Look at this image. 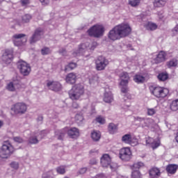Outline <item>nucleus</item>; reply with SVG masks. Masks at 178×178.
I'll return each mask as SVG.
<instances>
[{"label":"nucleus","instance_id":"1","mask_svg":"<svg viewBox=\"0 0 178 178\" xmlns=\"http://www.w3.org/2000/svg\"><path fill=\"white\" fill-rule=\"evenodd\" d=\"M131 33V28L127 24H121L115 26L108 33V38L112 41L120 40L123 37H127Z\"/></svg>","mask_w":178,"mask_h":178},{"label":"nucleus","instance_id":"2","mask_svg":"<svg viewBox=\"0 0 178 178\" xmlns=\"http://www.w3.org/2000/svg\"><path fill=\"white\" fill-rule=\"evenodd\" d=\"M84 95V86L81 84H76L72 86L68 92V95L72 101H79L81 96Z\"/></svg>","mask_w":178,"mask_h":178},{"label":"nucleus","instance_id":"3","mask_svg":"<svg viewBox=\"0 0 178 178\" xmlns=\"http://www.w3.org/2000/svg\"><path fill=\"white\" fill-rule=\"evenodd\" d=\"M15 152V147L9 140L3 142L0 149V158L8 159Z\"/></svg>","mask_w":178,"mask_h":178},{"label":"nucleus","instance_id":"4","mask_svg":"<svg viewBox=\"0 0 178 178\" xmlns=\"http://www.w3.org/2000/svg\"><path fill=\"white\" fill-rule=\"evenodd\" d=\"M149 90L156 98H165L169 94V90L159 86H152L149 87Z\"/></svg>","mask_w":178,"mask_h":178},{"label":"nucleus","instance_id":"5","mask_svg":"<svg viewBox=\"0 0 178 178\" xmlns=\"http://www.w3.org/2000/svg\"><path fill=\"white\" fill-rule=\"evenodd\" d=\"M88 33L90 37L99 38V37H102V35H104V33H105V28L102 25H94L88 31Z\"/></svg>","mask_w":178,"mask_h":178},{"label":"nucleus","instance_id":"6","mask_svg":"<svg viewBox=\"0 0 178 178\" xmlns=\"http://www.w3.org/2000/svg\"><path fill=\"white\" fill-rule=\"evenodd\" d=\"M17 66L22 76H29L30 72H31V68L30 65L23 60H19L17 63Z\"/></svg>","mask_w":178,"mask_h":178},{"label":"nucleus","instance_id":"7","mask_svg":"<svg viewBox=\"0 0 178 178\" xmlns=\"http://www.w3.org/2000/svg\"><path fill=\"white\" fill-rule=\"evenodd\" d=\"M12 111L15 115H24L27 112V105L23 102H17L14 105Z\"/></svg>","mask_w":178,"mask_h":178},{"label":"nucleus","instance_id":"8","mask_svg":"<svg viewBox=\"0 0 178 178\" xmlns=\"http://www.w3.org/2000/svg\"><path fill=\"white\" fill-rule=\"evenodd\" d=\"M13 41L16 47H20L27 41V38L24 33L15 34L13 36Z\"/></svg>","mask_w":178,"mask_h":178},{"label":"nucleus","instance_id":"9","mask_svg":"<svg viewBox=\"0 0 178 178\" xmlns=\"http://www.w3.org/2000/svg\"><path fill=\"white\" fill-rule=\"evenodd\" d=\"M95 63L97 70H105V68L109 64V61L104 56H99Z\"/></svg>","mask_w":178,"mask_h":178},{"label":"nucleus","instance_id":"10","mask_svg":"<svg viewBox=\"0 0 178 178\" xmlns=\"http://www.w3.org/2000/svg\"><path fill=\"white\" fill-rule=\"evenodd\" d=\"M42 35H44V29L42 28H38L30 38V44H35L37 41H40Z\"/></svg>","mask_w":178,"mask_h":178},{"label":"nucleus","instance_id":"11","mask_svg":"<svg viewBox=\"0 0 178 178\" xmlns=\"http://www.w3.org/2000/svg\"><path fill=\"white\" fill-rule=\"evenodd\" d=\"M1 59L6 65L12 63V60H13V50L6 49L2 55Z\"/></svg>","mask_w":178,"mask_h":178},{"label":"nucleus","instance_id":"12","mask_svg":"<svg viewBox=\"0 0 178 178\" xmlns=\"http://www.w3.org/2000/svg\"><path fill=\"white\" fill-rule=\"evenodd\" d=\"M120 158L122 161H129L131 159V151L129 147H124L120 150Z\"/></svg>","mask_w":178,"mask_h":178},{"label":"nucleus","instance_id":"13","mask_svg":"<svg viewBox=\"0 0 178 178\" xmlns=\"http://www.w3.org/2000/svg\"><path fill=\"white\" fill-rule=\"evenodd\" d=\"M100 162L103 168H108V166H109L111 169H114L112 164H111L112 162V159H111V156H109V154H104L101 158Z\"/></svg>","mask_w":178,"mask_h":178},{"label":"nucleus","instance_id":"14","mask_svg":"<svg viewBox=\"0 0 178 178\" xmlns=\"http://www.w3.org/2000/svg\"><path fill=\"white\" fill-rule=\"evenodd\" d=\"M47 86L49 90L52 91H55L57 92L58 91H60L62 90V84L58 81H48Z\"/></svg>","mask_w":178,"mask_h":178},{"label":"nucleus","instance_id":"15","mask_svg":"<svg viewBox=\"0 0 178 178\" xmlns=\"http://www.w3.org/2000/svg\"><path fill=\"white\" fill-rule=\"evenodd\" d=\"M67 133L70 138H78L80 136V131L76 127L67 129Z\"/></svg>","mask_w":178,"mask_h":178},{"label":"nucleus","instance_id":"16","mask_svg":"<svg viewBox=\"0 0 178 178\" xmlns=\"http://www.w3.org/2000/svg\"><path fill=\"white\" fill-rule=\"evenodd\" d=\"M145 141H146L147 145H151V147H152V148H153V149L158 148V147H159V145H161V143L156 141L155 140H154V138H152L151 137L145 138Z\"/></svg>","mask_w":178,"mask_h":178},{"label":"nucleus","instance_id":"17","mask_svg":"<svg viewBox=\"0 0 178 178\" xmlns=\"http://www.w3.org/2000/svg\"><path fill=\"white\" fill-rule=\"evenodd\" d=\"M120 79H121L120 86H127L130 80V76H129V73L122 72L120 74Z\"/></svg>","mask_w":178,"mask_h":178},{"label":"nucleus","instance_id":"18","mask_svg":"<svg viewBox=\"0 0 178 178\" xmlns=\"http://www.w3.org/2000/svg\"><path fill=\"white\" fill-rule=\"evenodd\" d=\"M165 60H166V53L163 51H160L154 59V62L156 64L162 63V62H165Z\"/></svg>","mask_w":178,"mask_h":178},{"label":"nucleus","instance_id":"19","mask_svg":"<svg viewBox=\"0 0 178 178\" xmlns=\"http://www.w3.org/2000/svg\"><path fill=\"white\" fill-rule=\"evenodd\" d=\"M66 133H67V128L56 130L55 137L57 140H63V138H65V136H66Z\"/></svg>","mask_w":178,"mask_h":178},{"label":"nucleus","instance_id":"20","mask_svg":"<svg viewBox=\"0 0 178 178\" xmlns=\"http://www.w3.org/2000/svg\"><path fill=\"white\" fill-rule=\"evenodd\" d=\"M149 178L161 177V170L158 168H152L149 170Z\"/></svg>","mask_w":178,"mask_h":178},{"label":"nucleus","instance_id":"21","mask_svg":"<svg viewBox=\"0 0 178 178\" xmlns=\"http://www.w3.org/2000/svg\"><path fill=\"white\" fill-rule=\"evenodd\" d=\"M76 80H77V76L74 73L68 74L65 78V81L66 83H68V84H74Z\"/></svg>","mask_w":178,"mask_h":178},{"label":"nucleus","instance_id":"22","mask_svg":"<svg viewBox=\"0 0 178 178\" xmlns=\"http://www.w3.org/2000/svg\"><path fill=\"white\" fill-rule=\"evenodd\" d=\"M104 101L107 104H111V102L113 101V95H112V92L106 90L104 92Z\"/></svg>","mask_w":178,"mask_h":178},{"label":"nucleus","instance_id":"23","mask_svg":"<svg viewBox=\"0 0 178 178\" xmlns=\"http://www.w3.org/2000/svg\"><path fill=\"white\" fill-rule=\"evenodd\" d=\"M146 80L145 76L140 74H137L134 76V81L137 83V84H143V83H145Z\"/></svg>","mask_w":178,"mask_h":178},{"label":"nucleus","instance_id":"24","mask_svg":"<svg viewBox=\"0 0 178 178\" xmlns=\"http://www.w3.org/2000/svg\"><path fill=\"white\" fill-rule=\"evenodd\" d=\"M90 47V43L86 42V43H82L79 46V49L76 51V55H79L80 54H84L86 51H87V49Z\"/></svg>","mask_w":178,"mask_h":178},{"label":"nucleus","instance_id":"25","mask_svg":"<svg viewBox=\"0 0 178 178\" xmlns=\"http://www.w3.org/2000/svg\"><path fill=\"white\" fill-rule=\"evenodd\" d=\"M177 165L170 164L166 167V171L168 173H170V175H175L177 171Z\"/></svg>","mask_w":178,"mask_h":178},{"label":"nucleus","instance_id":"26","mask_svg":"<svg viewBox=\"0 0 178 178\" xmlns=\"http://www.w3.org/2000/svg\"><path fill=\"white\" fill-rule=\"evenodd\" d=\"M168 0H154V8H163L166 5Z\"/></svg>","mask_w":178,"mask_h":178},{"label":"nucleus","instance_id":"27","mask_svg":"<svg viewBox=\"0 0 178 178\" xmlns=\"http://www.w3.org/2000/svg\"><path fill=\"white\" fill-rule=\"evenodd\" d=\"M166 65L170 69L172 67H177L178 60L177 58H172L166 63Z\"/></svg>","mask_w":178,"mask_h":178},{"label":"nucleus","instance_id":"28","mask_svg":"<svg viewBox=\"0 0 178 178\" xmlns=\"http://www.w3.org/2000/svg\"><path fill=\"white\" fill-rule=\"evenodd\" d=\"M40 137L38 136V134L35 133L34 136H31L28 141L29 144H38Z\"/></svg>","mask_w":178,"mask_h":178},{"label":"nucleus","instance_id":"29","mask_svg":"<svg viewBox=\"0 0 178 178\" xmlns=\"http://www.w3.org/2000/svg\"><path fill=\"white\" fill-rule=\"evenodd\" d=\"M91 138L93 141H99L101 139V132L93 131L91 133Z\"/></svg>","mask_w":178,"mask_h":178},{"label":"nucleus","instance_id":"30","mask_svg":"<svg viewBox=\"0 0 178 178\" xmlns=\"http://www.w3.org/2000/svg\"><path fill=\"white\" fill-rule=\"evenodd\" d=\"M145 27L146 29L150 31H154V30H156V29H158V25L152 22H147L146 24H145Z\"/></svg>","mask_w":178,"mask_h":178},{"label":"nucleus","instance_id":"31","mask_svg":"<svg viewBox=\"0 0 178 178\" xmlns=\"http://www.w3.org/2000/svg\"><path fill=\"white\" fill-rule=\"evenodd\" d=\"M108 130L110 134H115L118 131V125L111 122L108 124Z\"/></svg>","mask_w":178,"mask_h":178},{"label":"nucleus","instance_id":"32","mask_svg":"<svg viewBox=\"0 0 178 178\" xmlns=\"http://www.w3.org/2000/svg\"><path fill=\"white\" fill-rule=\"evenodd\" d=\"M140 168H144V163L141 161L134 163V165H131V169L132 170H138Z\"/></svg>","mask_w":178,"mask_h":178},{"label":"nucleus","instance_id":"33","mask_svg":"<svg viewBox=\"0 0 178 178\" xmlns=\"http://www.w3.org/2000/svg\"><path fill=\"white\" fill-rule=\"evenodd\" d=\"M122 143H125V144H131V135L127 134L124 135L122 137Z\"/></svg>","mask_w":178,"mask_h":178},{"label":"nucleus","instance_id":"34","mask_svg":"<svg viewBox=\"0 0 178 178\" xmlns=\"http://www.w3.org/2000/svg\"><path fill=\"white\" fill-rule=\"evenodd\" d=\"M77 67V64L75 63H70L67 65L65 67V72H69V70H73V69H76Z\"/></svg>","mask_w":178,"mask_h":178},{"label":"nucleus","instance_id":"35","mask_svg":"<svg viewBox=\"0 0 178 178\" xmlns=\"http://www.w3.org/2000/svg\"><path fill=\"white\" fill-rule=\"evenodd\" d=\"M13 79L15 90H20V88H22V82H20V80L17 79V76H15Z\"/></svg>","mask_w":178,"mask_h":178},{"label":"nucleus","instance_id":"36","mask_svg":"<svg viewBox=\"0 0 178 178\" xmlns=\"http://www.w3.org/2000/svg\"><path fill=\"white\" fill-rule=\"evenodd\" d=\"M121 92L124 94V97L130 98V95L129 94V88L127 86H122L121 88Z\"/></svg>","mask_w":178,"mask_h":178},{"label":"nucleus","instance_id":"37","mask_svg":"<svg viewBox=\"0 0 178 178\" xmlns=\"http://www.w3.org/2000/svg\"><path fill=\"white\" fill-rule=\"evenodd\" d=\"M170 109L174 112H176V111H178V99H176L172 102L170 104Z\"/></svg>","mask_w":178,"mask_h":178},{"label":"nucleus","instance_id":"38","mask_svg":"<svg viewBox=\"0 0 178 178\" xmlns=\"http://www.w3.org/2000/svg\"><path fill=\"white\" fill-rule=\"evenodd\" d=\"M6 88L8 90V91H16L15 88V81L14 78H13V81L10 82L8 84H7Z\"/></svg>","mask_w":178,"mask_h":178},{"label":"nucleus","instance_id":"39","mask_svg":"<svg viewBox=\"0 0 178 178\" xmlns=\"http://www.w3.org/2000/svg\"><path fill=\"white\" fill-rule=\"evenodd\" d=\"M32 18L33 17L30 14H26L22 17V23H29Z\"/></svg>","mask_w":178,"mask_h":178},{"label":"nucleus","instance_id":"40","mask_svg":"<svg viewBox=\"0 0 178 178\" xmlns=\"http://www.w3.org/2000/svg\"><path fill=\"white\" fill-rule=\"evenodd\" d=\"M140 127H149L151 126V120L149 119H145L143 120V123H140Z\"/></svg>","mask_w":178,"mask_h":178},{"label":"nucleus","instance_id":"41","mask_svg":"<svg viewBox=\"0 0 178 178\" xmlns=\"http://www.w3.org/2000/svg\"><path fill=\"white\" fill-rule=\"evenodd\" d=\"M168 74L161 73L158 75V79L160 81H165V80H168Z\"/></svg>","mask_w":178,"mask_h":178},{"label":"nucleus","instance_id":"42","mask_svg":"<svg viewBox=\"0 0 178 178\" xmlns=\"http://www.w3.org/2000/svg\"><path fill=\"white\" fill-rule=\"evenodd\" d=\"M42 178H54V172L52 170L44 172L42 175Z\"/></svg>","mask_w":178,"mask_h":178},{"label":"nucleus","instance_id":"43","mask_svg":"<svg viewBox=\"0 0 178 178\" xmlns=\"http://www.w3.org/2000/svg\"><path fill=\"white\" fill-rule=\"evenodd\" d=\"M131 178H141L140 170H132Z\"/></svg>","mask_w":178,"mask_h":178},{"label":"nucleus","instance_id":"44","mask_svg":"<svg viewBox=\"0 0 178 178\" xmlns=\"http://www.w3.org/2000/svg\"><path fill=\"white\" fill-rule=\"evenodd\" d=\"M140 2H141V0H129V3L134 8L138 6V5H140Z\"/></svg>","mask_w":178,"mask_h":178},{"label":"nucleus","instance_id":"45","mask_svg":"<svg viewBox=\"0 0 178 178\" xmlns=\"http://www.w3.org/2000/svg\"><path fill=\"white\" fill-rule=\"evenodd\" d=\"M48 134V131L43 130L40 132H37L36 134H38L39 140H42L45 136Z\"/></svg>","mask_w":178,"mask_h":178},{"label":"nucleus","instance_id":"46","mask_svg":"<svg viewBox=\"0 0 178 178\" xmlns=\"http://www.w3.org/2000/svg\"><path fill=\"white\" fill-rule=\"evenodd\" d=\"M83 120H84V117H83V115L77 114L75 116V121L76 123H78V124H80V123H81Z\"/></svg>","mask_w":178,"mask_h":178},{"label":"nucleus","instance_id":"47","mask_svg":"<svg viewBox=\"0 0 178 178\" xmlns=\"http://www.w3.org/2000/svg\"><path fill=\"white\" fill-rule=\"evenodd\" d=\"M41 54L42 55H49L51 54V49L49 47H43L41 49Z\"/></svg>","mask_w":178,"mask_h":178},{"label":"nucleus","instance_id":"48","mask_svg":"<svg viewBox=\"0 0 178 178\" xmlns=\"http://www.w3.org/2000/svg\"><path fill=\"white\" fill-rule=\"evenodd\" d=\"M10 168H12V169H14L15 170H17V169H19V163L16 161H13L10 163Z\"/></svg>","mask_w":178,"mask_h":178},{"label":"nucleus","instance_id":"49","mask_svg":"<svg viewBox=\"0 0 178 178\" xmlns=\"http://www.w3.org/2000/svg\"><path fill=\"white\" fill-rule=\"evenodd\" d=\"M56 172L59 173V175H65L66 170H65V167L60 166L56 168Z\"/></svg>","mask_w":178,"mask_h":178},{"label":"nucleus","instance_id":"50","mask_svg":"<svg viewBox=\"0 0 178 178\" xmlns=\"http://www.w3.org/2000/svg\"><path fill=\"white\" fill-rule=\"evenodd\" d=\"M96 122L100 124H105V118H104L102 116H99L96 118Z\"/></svg>","mask_w":178,"mask_h":178},{"label":"nucleus","instance_id":"51","mask_svg":"<svg viewBox=\"0 0 178 178\" xmlns=\"http://www.w3.org/2000/svg\"><path fill=\"white\" fill-rule=\"evenodd\" d=\"M156 113V111L154 108H147V115L149 116H152Z\"/></svg>","mask_w":178,"mask_h":178},{"label":"nucleus","instance_id":"52","mask_svg":"<svg viewBox=\"0 0 178 178\" xmlns=\"http://www.w3.org/2000/svg\"><path fill=\"white\" fill-rule=\"evenodd\" d=\"M13 140L15 142V143H19V144L23 143V138L19 137V136H15L13 138Z\"/></svg>","mask_w":178,"mask_h":178},{"label":"nucleus","instance_id":"53","mask_svg":"<svg viewBox=\"0 0 178 178\" xmlns=\"http://www.w3.org/2000/svg\"><path fill=\"white\" fill-rule=\"evenodd\" d=\"M30 3V0H21V5L22 6H27Z\"/></svg>","mask_w":178,"mask_h":178},{"label":"nucleus","instance_id":"54","mask_svg":"<svg viewBox=\"0 0 178 178\" xmlns=\"http://www.w3.org/2000/svg\"><path fill=\"white\" fill-rule=\"evenodd\" d=\"M172 35H177L178 34V24L172 30Z\"/></svg>","mask_w":178,"mask_h":178},{"label":"nucleus","instance_id":"55","mask_svg":"<svg viewBox=\"0 0 178 178\" xmlns=\"http://www.w3.org/2000/svg\"><path fill=\"white\" fill-rule=\"evenodd\" d=\"M86 172H87V168H82L79 170V171L78 172V173L79 175H84V173H86Z\"/></svg>","mask_w":178,"mask_h":178},{"label":"nucleus","instance_id":"56","mask_svg":"<svg viewBox=\"0 0 178 178\" xmlns=\"http://www.w3.org/2000/svg\"><path fill=\"white\" fill-rule=\"evenodd\" d=\"M72 108H74V109H79V108H80V106L79 105V104L77 102H73Z\"/></svg>","mask_w":178,"mask_h":178},{"label":"nucleus","instance_id":"57","mask_svg":"<svg viewBox=\"0 0 178 178\" xmlns=\"http://www.w3.org/2000/svg\"><path fill=\"white\" fill-rule=\"evenodd\" d=\"M145 118H140V117H136L135 118V120H136L137 122H140V123H143L144 120Z\"/></svg>","mask_w":178,"mask_h":178},{"label":"nucleus","instance_id":"58","mask_svg":"<svg viewBox=\"0 0 178 178\" xmlns=\"http://www.w3.org/2000/svg\"><path fill=\"white\" fill-rule=\"evenodd\" d=\"M59 53L60 54H62L63 55H65V54H66V49H60V50H59Z\"/></svg>","mask_w":178,"mask_h":178},{"label":"nucleus","instance_id":"59","mask_svg":"<svg viewBox=\"0 0 178 178\" xmlns=\"http://www.w3.org/2000/svg\"><path fill=\"white\" fill-rule=\"evenodd\" d=\"M90 165H97V160L93 159L90 160Z\"/></svg>","mask_w":178,"mask_h":178},{"label":"nucleus","instance_id":"60","mask_svg":"<svg viewBox=\"0 0 178 178\" xmlns=\"http://www.w3.org/2000/svg\"><path fill=\"white\" fill-rule=\"evenodd\" d=\"M95 47H97V42H92L90 49H95Z\"/></svg>","mask_w":178,"mask_h":178},{"label":"nucleus","instance_id":"61","mask_svg":"<svg viewBox=\"0 0 178 178\" xmlns=\"http://www.w3.org/2000/svg\"><path fill=\"white\" fill-rule=\"evenodd\" d=\"M44 118L42 116H39L37 119L38 122H42Z\"/></svg>","mask_w":178,"mask_h":178},{"label":"nucleus","instance_id":"62","mask_svg":"<svg viewBox=\"0 0 178 178\" xmlns=\"http://www.w3.org/2000/svg\"><path fill=\"white\" fill-rule=\"evenodd\" d=\"M47 1L48 0H40V1L41 2V3H42V5H47Z\"/></svg>","mask_w":178,"mask_h":178},{"label":"nucleus","instance_id":"63","mask_svg":"<svg viewBox=\"0 0 178 178\" xmlns=\"http://www.w3.org/2000/svg\"><path fill=\"white\" fill-rule=\"evenodd\" d=\"M102 177H104V175L102 174L96 175V178H102Z\"/></svg>","mask_w":178,"mask_h":178},{"label":"nucleus","instance_id":"64","mask_svg":"<svg viewBox=\"0 0 178 178\" xmlns=\"http://www.w3.org/2000/svg\"><path fill=\"white\" fill-rule=\"evenodd\" d=\"M3 126V122L2 121H0V127H2Z\"/></svg>","mask_w":178,"mask_h":178}]
</instances>
